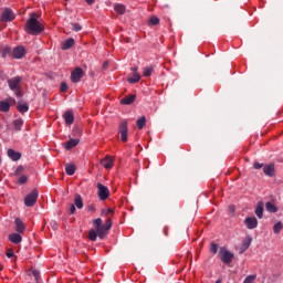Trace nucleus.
Returning a JSON list of instances; mask_svg holds the SVG:
<instances>
[{
	"label": "nucleus",
	"instance_id": "nucleus-1",
	"mask_svg": "<svg viewBox=\"0 0 283 283\" xmlns=\"http://www.w3.org/2000/svg\"><path fill=\"white\" fill-rule=\"evenodd\" d=\"M27 34H41L45 30V25H43V22L41 21V17L36 13H30L29 19L25 23L24 28Z\"/></svg>",
	"mask_w": 283,
	"mask_h": 283
},
{
	"label": "nucleus",
	"instance_id": "nucleus-2",
	"mask_svg": "<svg viewBox=\"0 0 283 283\" xmlns=\"http://www.w3.org/2000/svg\"><path fill=\"white\" fill-rule=\"evenodd\" d=\"M21 76H15L10 80H8V85L12 92H14L15 96L18 98H21Z\"/></svg>",
	"mask_w": 283,
	"mask_h": 283
},
{
	"label": "nucleus",
	"instance_id": "nucleus-3",
	"mask_svg": "<svg viewBox=\"0 0 283 283\" xmlns=\"http://www.w3.org/2000/svg\"><path fill=\"white\" fill-rule=\"evenodd\" d=\"M219 258H220L221 262H223V264H231V262H233L234 255L227 248L221 247L219 249Z\"/></svg>",
	"mask_w": 283,
	"mask_h": 283
},
{
	"label": "nucleus",
	"instance_id": "nucleus-4",
	"mask_svg": "<svg viewBox=\"0 0 283 283\" xmlns=\"http://www.w3.org/2000/svg\"><path fill=\"white\" fill-rule=\"evenodd\" d=\"M36 200H39V190L33 189L29 195L24 198L25 207H34L36 205Z\"/></svg>",
	"mask_w": 283,
	"mask_h": 283
},
{
	"label": "nucleus",
	"instance_id": "nucleus-5",
	"mask_svg": "<svg viewBox=\"0 0 283 283\" xmlns=\"http://www.w3.org/2000/svg\"><path fill=\"white\" fill-rule=\"evenodd\" d=\"M98 198L99 200H107L109 198V188L103 184H97Z\"/></svg>",
	"mask_w": 283,
	"mask_h": 283
},
{
	"label": "nucleus",
	"instance_id": "nucleus-6",
	"mask_svg": "<svg viewBox=\"0 0 283 283\" xmlns=\"http://www.w3.org/2000/svg\"><path fill=\"white\" fill-rule=\"evenodd\" d=\"M118 132L120 134L122 143H127V134H128L127 120L120 122Z\"/></svg>",
	"mask_w": 283,
	"mask_h": 283
},
{
	"label": "nucleus",
	"instance_id": "nucleus-7",
	"mask_svg": "<svg viewBox=\"0 0 283 283\" xmlns=\"http://www.w3.org/2000/svg\"><path fill=\"white\" fill-rule=\"evenodd\" d=\"M83 76H84L83 69L76 67L71 73V81H72V83H81V78H83Z\"/></svg>",
	"mask_w": 283,
	"mask_h": 283
},
{
	"label": "nucleus",
	"instance_id": "nucleus-8",
	"mask_svg": "<svg viewBox=\"0 0 283 283\" xmlns=\"http://www.w3.org/2000/svg\"><path fill=\"white\" fill-rule=\"evenodd\" d=\"M15 15L14 12L11 11V9L6 8L1 14V21H3L4 23H8L10 21H14Z\"/></svg>",
	"mask_w": 283,
	"mask_h": 283
},
{
	"label": "nucleus",
	"instance_id": "nucleus-9",
	"mask_svg": "<svg viewBox=\"0 0 283 283\" xmlns=\"http://www.w3.org/2000/svg\"><path fill=\"white\" fill-rule=\"evenodd\" d=\"M11 56L13 59H23L25 56V46L23 45H18L13 49Z\"/></svg>",
	"mask_w": 283,
	"mask_h": 283
},
{
	"label": "nucleus",
	"instance_id": "nucleus-10",
	"mask_svg": "<svg viewBox=\"0 0 283 283\" xmlns=\"http://www.w3.org/2000/svg\"><path fill=\"white\" fill-rule=\"evenodd\" d=\"M244 224L247 229H258V218L255 217H247L244 220Z\"/></svg>",
	"mask_w": 283,
	"mask_h": 283
},
{
	"label": "nucleus",
	"instance_id": "nucleus-11",
	"mask_svg": "<svg viewBox=\"0 0 283 283\" xmlns=\"http://www.w3.org/2000/svg\"><path fill=\"white\" fill-rule=\"evenodd\" d=\"M254 213L256 218H260V219L264 218V202L262 201L258 202Z\"/></svg>",
	"mask_w": 283,
	"mask_h": 283
},
{
	"label": "nucleus",
	"instance_id": "nucleus-12",
	"mask_svg": "<svg viewBox=\"0 0 283 283\" xmlns=\"http://www.w3.org/2000/svg\"><path fill=\"white\" fill-rule=\"evenodd\" d=\"M7 154L11 158V160H13L14 163H17V160H21V153L12 148L8 149Z\"/></svg>",
	"mask_w": 283,
	"mask_h": 283
},
{
	"label": "nucleus",
	"instance_id": "nucleus-13",
	"mask_svg": "<svg viewBox=\"0 0 283 283\" xmlns=\"http://www.w3.org/2000/svg\"><path fill=\"white\" fill-rule=\"evenodd\" d=\"M63 118H64L65 125H72V123H74V114L72 113V111H66L63 114Z\"/></svg>",
	"mask_w": 283,
	"mask_h": 283
},
{
	"label": "nucleus",
	"instance_id": "nucleus-14",
	"mask_svg": "<svg viewBox=\"0 0 283 283\" xmlns=\"http://www.w3.org/2000/svg\"><path fill=\"white\" fill-rule=\"evenodd\" d=\"M14 223H15V231L18 233H24V231H25V223H23V221L20 218H17Z\"/></svg>",
	"mask_w": 283,
	"mask_h": 283
},
{
	"label": "nucleus",
	"instance_id": "nucleus-15",
	"mask_svg": "<svg viewBox=\"0 0 283 283\" xmlns=\"http://www.w3.org/2000/svg\"><path fill=\"white\" fill-rule=\"evenodd\" d=\"M102 165L104 166L105 169H112L114 167V159L109 156H106L102 160Z\"/></svg>",
	"mask_w": 283,
	"mask_h": 283
},
{
	"label": "nucleus",
	"instance_id": "nucleus-16",
	"mask_svg": "<svg viewBox=\"0 0 283 283\" xmlns=\"http://www.w3.org/2000/svg\"><path fill=\"white\" fill-rule=\"evenodd\" d=\"M9 240L12 244H21L23 238L19 233L9 234Z\"/></svg>",
	"mask_w": 283,
	"mask_h": 283
},
{
	"label": "nucleus",
	"instance_id": "nucleus-17",
	"mask_svg": "<svg viewBox=\"0 0 283 283\" xmlns=\"http://www.w3.org/2000/svg\"><path fill=\"white\" fill-rule=\"evenodd\" d=\"M251 242H253V238L247 237V239L243 240V242H242L240 253H244V251H247V249H249V247H251Z\"/></svg>",
	"mask_w": 283,
	"mask_h": 283
},
{
	"label": "nucleus",
	"instance_id": "nucleus-18",
	"mask_svg": "<svg viewBox=\"0 0 283 283\" xmlns=\"http://www.w3.org/2000/svg\"><path fill=\"white\" fill-rule=\"evenodd\" d=\"M263 174H265V176H273L275 174V166L274 165H266L263 168Z\"/></svg>",
	"mask_w": 283,
	"mask_h": 283
},
{
	"label": "nucleus",
	"instance_id": "nucleus-19",
	"mask_svg": "<svg viewBox=\"0 0 283 283\" xmlns=\"http://www.w3.org/2000/svg\"><path fill=\"white\" fill-rule=\"evenodd\" d=\"M134 101H136V95H127L120 101V103L122 105H132Z\"/></svg>",
	"mask_w": 283,
	"mask_h": 283
},
{
	"label": "nucleus",
	"instance_id": "nucleus-20",
	"mask_svg": "<svg viewBox=\"0 0 283 283\" xmlns=\"http://www.w3.org/2000/svg\"><path fill=\"white\" fill-rule=\"evenodd\" d=\"M76 145H78V139H70L64 144V147L67 151H70V149H74Z\"/></svg>",
	"mask_w": 283,
	"mask_h": 283
},
{
	"label": "nucleus",
	"instance_id": "nucleus-21",
	"mask_svg": "<svg viewBox=\"0 0 283 283\" xmlns=\"http://www.w3.org/2000/svg\"><path fill=\"white\" fill-rule=\"evenodd\" d=\"M265 209L269 211V213H277V207H275L274 202L268 201L265 203Z\"/></svg>",
	"mask_w": 283,
	"mask_h": 283
},
{
	"label": "nucleus",
	"instance_id": "nucleus-22",
	"mask_svg": "<svg viewBox=\"0 0 283 283\" xmlns=\"http://www.w3.org/2000/svg\"><path fill=\"white\" fill-rule=\"evenodd\" d=\"M65 172L67 174V176H74V174H76V166L72 164H66Z\"/></svg>",
	"mask_w": 283,
	"mask_h": 283
},
{
	"label": "nucleus",
	"instance_id": "nucleus-23",
	"mask_svg": "<svg viewBox=\"0 0 283 283\" xmlns=\"http://www.w3.org/2000/svg\"><path fill=\"white\" fill-rule=\"evenodd\" d=\"M73 46H74V39L73 38H70V39H67L66 41H64L62 43V50H70Z\"/></svg>",
	"mask_w": 283,
	"mask_h": 283
},
{
	"label": "nucleus",
	"instance_id": "nucleus-24",
	"mask_svg": "<svg viewBox=\"0 0 283 283\" xmlns=\"http://www.w3.org/2000/svg\"><path fill=\"white\" fill-rule=\"evenodd\" d=\"M114 10H115V12H117V14H125L126 7H125V4L115 3Z\"/></svg>",
	"mask_w": 283,
	"mask_h": 283
},
{
	"label": "nucleus",
	"instance_id": "nucleus-25",
	"mask_svg": "<svg viewBox=\"0 0 283 283\" xmlns=\"http://www.w3.org/2000/svg\"><path fill=\"white\" fill-rule=\"evenodd\" d=\"M0 112H10V102L0 101Z\"/></svg>",
	"mask_w": 283,
	"mask_h": 283
},
{
	"label": "nucleus",
	"instance_id": "nucleus-26",
	"mask_svg": "<svg viewBox=\"0 0 283 283\" xmlns=\"http://www.w3.org/2000/svg\"><path fill=\"white\" fill-rule=\"evenodd\" d=\"M13 127L15 132H21V127H23V119L18 118L13 120Z\"/></svg>",
	"mask_w": 283,
	"mask_h": 283
},
{
	"label": "nucleus",
	"instance_id": "nucleus-27",
	"mask_svg": "<svg viewBox=\"0 0 283 283\" xmlns=\"http://www.w3.org/2000/svg\"><path fill=\"white\" fill-rule=\"evenodd\" d=\"M128 83H138L140 81L139 73H133L132 76L127 78Z\"/></svg>",
	"mask_w": 283,
	"mask_h": 283
},
{
	"label": "nucleus",
	"instance_id": "nucleus-28",
	"mask_svg": "<svg viewBox=\"0 0 283 283\" xmlns=\"http://www.w3.org/2000/svg\"><path fill=\"white\" fill-rule=\"evenodd\" d=\"M74 205L78 209H83V198H81V195H76L74 199Z\"/></svg>",
	"mask_w": 283,
	"mask_h": 283
},
{
	"label": "nucleus",
	"instance_id": "nucleus-29",
	"mask_svg": "<svg viewBox=\"0 0 283 283\" xmlns=\"http://www.w3.org/2000/svg\"><path fill=\"white\" fill-rule=\"evenodd\" d=\"M96 238H98V232L97 230H90L88 232V239L92 241V242H96Z\"/></svg>",
	"mask_w": 283,
	"mask_h": 283
},
{
	"label": "nucleus",
	"instance_id": "nucleus-30",
	"mask_svg": "<svg viewBox=\"0 0 283 283\" xmlns=\"http://www.w3.org/2000/svg\"><path fill=\"white\" fill-rule=\"evenodd\" d=\"M136 123H137L138 129H143L145 127V125L147 124V118L145 116H143L139 119H137Z\"/></svg>",
	"mask_w": 283,
	"mask_h": 283
},
{
	"label": "nucleus",
	"instance_id": "nucleus-31",
	"mask_svg": "<svg viewBox=\"0 0 283 283\" xmlns=\"http://www.w3.org/2000/svg\"><path fill=\"white\" fill-rule=\"evenodd\" d=\"M2 59H6V56L12 55V49L10 46H3L2 49Z\"/></svg>",
	"mask_w": 283,
	"mask_h": 283
},
{
	"label": "nucleus",
	"instance_id": "nucleus-32",
	"mask_svg": "<svg viewBox=\"0 0 283 283\" xmlns=\"http://www.w3.org/2000/svg\"><path fill=\"white\" fill-rule=\"evenodd\" d=\"M283 224L281 221L276 222L273 227V232L277 235L279 233L282 232Z\"/></svg>",
	"mask_w": 283,
	"mask_h": 283
},
{
	"label": "nucleus",
	"instance_id": "nucleus-33",
	"mask_svg": "<svg viewBox=\"0 0 283 283\" xmlns=\"http://www.w3.org/2000/svg\"><path fill=\"white\" fill-rule=\"evenodd\" d=\"M28 109H30V106L25 103L23 104H18V111L21 112V114H25V112H28Z\"/></svg>",
	"mask_w": 283,
	"mask_h": 283
},
{
	"label": "nucleus",
	"instance_id": "nucleus-34",
	"mask_svg": "<svg viewBox=\"0 0 283 283\" xmlns=\"http://www.w3.org/2000/svg\"><path fill=\"white\" fill-rule=\"evenodd\" d=\"M158 23H160V19H158V17L156 15L150 17V19L148 20V24L150 25H158Z\"/></svg>",
	"mask_w": 283,
	"mask_h": 283
},
{
	"label": "nucleus",
	"instance_id": "nucleus-35",
	"mask_svg": "<svg viewBox=\"0 0 283 283\" xmlns=\"http://www.w3.org/2000/svg\"><path fill=\"white\" fill-rule=\"evenodd\" d=\"M153 72H154V66H146L144 69L143 74H144V76L149 77V76H151Z\"/></svg>",
	"mask_w": 283,
	"mask_h": 283
},
{
	"label": "nucleus",
	"instance_id": "nucleus-36",
	"mask_svg": "<svg viewBox=\"0 0 283 283\" xmlns=\"http://www.w3.org/2000/svg\"><path fill=\"white\" fill-rule=\"evenodd\" d=\"M93 224H95L96 230L103 229V219H101V218L95 219V220L93 221Z\"/></svg>",
	"mask_w": 283,
	"mask_h": 283
},
{
	"label": "nucleus",
	"instance_id": "nucleus-37",
	"mask_svg": "<svg viewBox=\"0 0 283 283\" xmlns=\"http://www.w3.org/2000/svg\"><path fill=\"white\" fill-rule=\"evenodd\" d=\"M112 224H113V221L112 219L108 218L106 223L102 226V229H104V231H109V229H112Z\"/></svg>",
	"mask_w": 283,
	"mask_h": 283
},
{
	"label": "nucleus",
	"instance_id": "nucleus-38",
	"mask_svg": "<svg viewBox=\"0 0 283 283\" xmlns=\"http://www.w3.org/2000/svg\"><path fill=\"white\" fill-rule=\"evenodd\" d=\"M32 275L35 279L36 283L41 282V272H39L38 270H32Z\"/></svg>",
	"mask_w": 283,
	"mask_h": 283
},
{
	"label": "nucleus",
	"instance_id": "nucleus-39",
	"mask_svg": "<svg viewBox=\"0 0 283 283\" xmlns=\"http://www.w3.org/2000/svg\"><path fill=\"white\" fill-rule=\"evenodd\" d=\"M107 230H105V228H99V229H97V235H98V238L101 239V240H103V238H105V232H106Z\"/></svg>",
	"mask_w": 283,
	"mask_h": 283
},
{
	"label": "nucleus",
	"instance_id": "nucleus-40",
	"mask_svg": "<svg viewBox=\"0 0 283 283\" xmlns=\"http://www.w3.org/2000/svg\"><path fill=\"white\" fill-rule=\"evenodd\" d=\"M109 213H114V210L112 208L108 209H102L101 216H109Z\"/></svg>",
	"mask_w": 283,
	"mask_h": 283
},
{
	"label": "nucleus",
	"instance_id": "nucleus-41",
	"mask_svg": "<svg viewBox=\"0 0 283 283\" xmlns=\"http://www.w3.org/2000/svg\"><path fill=\"white\" fill-rule=\"evenodd\" d=\"M72 29L74 30V32H81L83 30V27H81V24L78 23H72Z\"/></svg>",
	"mask_w": 283,
	"mask_h": 283
},
{
	"label": "nucleus",
	"instance_id": "nucleus-42",
	"mask_svg": "<svg viewBox=\"0 0 283 283\" xmlns=\"http://www.w3.org/2000/svg\"><path fill=\"white\" fill-rule=\"evenodd\" d=\"M253 282H255V275H249L243 281V283H253Z\"/></svg>",
	"mask_w": 283,
	"mask_h": 283
},
{
	"label": "nucleus",
	"instance_id": "nucleus-43",
	"mask_svg": "<svg viewBox=\"0 0 283 283\" xmlns=\"http://www.w3.org/2000/svg\"><path fill=\"white\" fill-rule=\"evenodd\" d=\"M19 185H25V182H28V176L22 175L19 180H18Z\"/></svg>",
	"mask_w": 283,
	"mask_h": 283
},
{
	"label": "nucleus",
	"instance_id": "nucleus-44",
	"mask_svg": "<svg viewBox=\"0 0 283 283\" xmlns=\"http://www.w3.org/2000/svg\"><path fill=\"white\" fill-rule=\"evenodd\" d=\"M210 251L213 253V255H216V253H218V244L211 243Z\"/></svg>",
	"mask_w": 283,
	"mask_h": 283
},
{
	"label": "nucleus",
	"instance_id": "nucleus-45",
	"mask_svg": "<svg viewBox=\"0 0 283 283\" xmlns=\"http://www.w3.org/2000/svg\"><path fill=\"white\" fill-rule=\"evenodd\" d=\"M51 229H53V231H57L59 230V223L56 221H52L51 222Z\"/></svg>",
	"mask_w": 283,
	"mask_h": 283
},
{
	"label": "nucleus",
	"instance_id": "nucleus-46",
	"mask_svg": "<svg viewBox=\"0 0 283 283\" xmlns=\"http://www.w3.org/2000/svg\"><path fill=\"white\" fill-rule=\"evenodd\" d=\"M60 90H61V92H67V84L65 82H62Z\"/></svg>",
	"mask_w": 283,
	"mask_h": 283
},
{
	"label": "nucleus",
	"instance_id": "nucleus-47",
	"mask_svg": "<svg viewBox=\"0 0 283 283\" xmlns=\"http://www.w3.org/2000/svg\"><path fill=\"white\" fill-rule=\"evenodd\" d=\"M25 168H23V166H19L17 169H15V176H20L21 172L24 170Z\"/></svg>",
	"mask_w": 283,
	"mask_h": 283
},
{
	"label": "nucleus",
	"instance_id": "nucleus-48",
	"mask_svg": "<svg viewBox=\"0 0 283 283\" xmlns=\"http://www.w3.org/2000/svg\"><path fill=\"white\" fill-rule=\"evenodd\" d=\"M253 167H254V169H262V167H264V164H260V163L255 161L253 164Z\"/></svg>",
	"mask_w": 283,
	"mask_h": 283
},
{
	"label": "nucleus",
	"instance_id": "nucleus-49",
	"mask_svg": "<svg viewBox=\"0 0 283 283\" xmlns=\"http://www.w3.org/2000/svg\"><path fill=\"white\" fill-rule=\"evenodd\" d=\"M229 212L231 213V216L235 214V206H229Z\"/></svg>",
	"mask_w": 283,
	"mask_h": 283
},
{
	"label": "nucleus",
	"instance_id": "nucleus-50",
	"mask_svg": "<svg viewBox=\"0 0 283 283\" xmlns=\"http://www.w3.org/2000/svg\"><path fill=\"white\" fill-rule=\"evenodd\" d=\"M70 213H71V214L76 213V206L71 205V207H70Z\"/></svg>",
	"mask_w": 283,
	"mask_h": 283
},
{
	"label": "nucleus",
	"instance_id": "nucleus-51",
	"mask_svg": "<svg viewBox=\"0 0 283 283\" xmlns=\"http://www.w3.org/2000/svg\"><path fill=\"white\" fill-rule=\"evenodd\" d=\"M7 258H14V251L8 250Z\"/></svg>",
	"mask_w": 283,
	"mask_h": 283
},
{
	"label": "nucleus",
	"instance_id": "nucleus-52",
	"mask_svg": "<svg viewBox=\"0 0 283 283\" xmlns=\"http://www.w3.org/2000/svg\"><path fill=\"white\" fill-rule=\"evenodd\" d=\"M109 66V62L108 61H105L104 63H103V70H107V67Z\"/></svg>",
	"mask_w": 283,
	"mask_h": 283
},
{
	"label": "nucleus",
	"instance_id": "nucleus-53",
	"mask_svg": "<svg viewBox=\"0 0 283 283\" xmlns=\"http://www.w3.org/2000/svg\"><path fill=\"white\" fill-rule=\"evenodd\" d=\"M88 6H94L95 0H85Z\"/></svg>",
	"mask_w": 283,
	"mask_h": 283
},
{
	"label": "nucleus",
	"instance_id": "nucleus-54",
	"mask_svg": "<svg viewBox=\"0 0 283 283\" xmlns=\"http://www.w3.org/2000/svg\"><path fill=\"white\" fill-rule=\"evenodd\" d=\"M88 210H91L93 213H94V211H96V209H94V206H90Z\"/></svg>",
	"mask_w": 283,
	"mask_h": 283
},
{
	"label": "nucleus",
	"instance_id": "nucleus-55",
	"mask_svg": "<svg viewBox=\"0 0 283 283\" xmlns=\"http://www.w3.org/2000/svg\"><path fill=\"white\" fill-rule=\"evenodd\" d=\"M132 70L134 71V73L138 72V67H133Z\"/></svg>",
	"mask_w": 283,
	"mask_h": 283
},
{
	"label": "nucleus",
	"instance_id": "nucleus-56",
	"mask_svg": "<svg viewBox=\"0 0 283 283\" xmlns=\"http://www.w3.org/2000/svg\"><path fill=\"white\" fill-rule=\"evenodd\" d=\"M0 271H3V265L0 264Z\"/></svg>",
	"mask_w": 283,
	"mask_h": 283
},
{
	"label": "nucleus",
	"instance_id": "nucleus-57",
	"mask_svg": "<svg viewBox=\"0 0 283 283\" xmlns=\"http://www.w3.org/2000/svg\"><path fill=\"white\" fill-rule=\"evenodd\" d=\"M1 163H3V159L0 157V165H1Z\"/></svg>",
	"mask_w": 283,
	"mask_h": 283
}]
</instances>
